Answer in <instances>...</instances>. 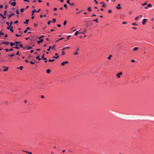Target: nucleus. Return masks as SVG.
Instances as JSON below:
<instances>
[{
    "instance_id": "49",
    "label": "nucleus",
    "mask_w": 154,
    "mask_h": 154,
    "mask_svg": "<svg viewBox=\"0 0 154 154\" xmlns=\"http://www.w3.org/2000/svg\"><path fill=\"white\" fill-rule=\"evenodd\" d=\"M127 23V22H123L122 23V24H125Z\"/></svg>"
},
{
    "instance_id": "54",
    "label": "nucleus",
    "mask_w": 154,
    "mask_h": 154,
    "mask_svg": "<svg viewBox=\"0 0 154 154\" xmlns=\"http://www.w3.org/2000/svg\"><path fill=\"white\" fill-rule=\"evenodd\" d=\"M132 25H134V26H135V25H137V24L136 23H132Z\"/></svg>"
},
{
    "instance_id": "61",
    "label": "nucleus",
    "mask_w": 154,
    "mask_h": 154,
    "mask_svg": "<svg viewBox=\"0 0 154 154\" xmlns=\"http://www.w3.org/2000/svg\"><path fill=\"white\" fill-rule=\"evenodd\" d=\"M16 54L17 55H19V51H18L16 53Z\"/></svg>"
},
{
    "instance_id": "23",
    "label": "nucleus",
    "mask_w": 154,
    "mask_h": 154,
    "mask_svg": "<svg viewBox=\"0 0 154 154\" xmlns=\"http://www.w3.org/2000/svg\"><path fill=\"white\" fill-rule=\"evenodd\" d=\"M48 61L49 62H53L55 61L54 59H49L48 60Z\"/></svg>"
},
{
    "instance_id": "16",
    "label": "nucleus",
    "mask_w": 154,
    "mask_h": 154,
    "mask_svg": "<svg viewBox=\"0 0 154 154\" xmlns=\"http://www.w3.org/2000/svg\"><path fill=\"white\" fill-rule=\"evenodd\" d=\"M15 44V43L13 42H11L10 44V45L11 46H13Z\"/></svg>"
},
{
    "instance_id": "50",
    "label": "nucleus",
    "mask_w": 154,
    "mask_h": 154,
    "mask_svg": "<svg viewBox=\"0 0 154 154\" xmlns=\"http://www.w3.org/2000/svg\"><path fill=\"white\" fill-rule=\"evenodd\" d=\"M139 18V16H137L136 18H135V20H137V19Z\"/></svg>"
},
{
    "instance_id": "6",
    "label": "nucleus",
    "mask_w": 154,
    "mask_h": 154,
    "mask_svg": "<svg viewBox=\"0 0 154 154\" xmlns=\"http://www.w3.org/2000/svg\"><path fill=\"white\" fill-rule=\"evenodd\" d=\"M116 8L117 9H121V8L120 6V4H118L117 6H116Z\"/></svg>"
},
{
    "instance_id": "26",
    "label": "nucleus",
    "mask_w": 154,
    "mask_h": 154,
    "mask_svg": "<svg viewBox=\"0 0 154 154\" xmlns=\"http://www.w3.org/2000/svg\"><path fill=\"white\" fill-rule=\"evenodd\" d=\"M93 21L96 22L97 23H98V19H96L95 20H93Z\"/></svg>"
},
{
    "instance_id": "56",
    "label": "nucleus",
    "mask_w": 154,
    "mask_h": 154,
    "mask_svg": "<svg viewBox=\"0 0 154 154\" xmlns=\"http://www.w3.org/2000/svg\"><path fill=\"white\" fill-rule=\"evenodd\" d=\"M62 55H63L65 54V52L63 51H63L62 52Z\"/></svg>"
},
{
    "instance_id": "52",
    "label": "nucleus",
    "mask_w": 154,
    "mask_h": 154,
    "mask_svg": "<svg viewBox=\"0 0 154 154\" xmlns=\"http://www.w3.org/2000/svg\"><path fill=\"white\" fill-rule=\"evenodd\" d=\"M57 26H58V27H61V25H60V24H57Z\"/></svg>"
},
{
    "instance_id": "42",
    "label": "nucleus",
    "mask_w": 154,
    "mask_h": 154,
    "mask_svg": "<svg viewBox=\"0 0 154 154\" xmlns=\"http://www.w3.org/2000/svg\"><path fill=\"white\" fill-rule=\"evenodd\" d=\"M24 10V9L23 8H21L20 9V11L21 12H23Z\"/></svg>"
},
{
    "instance_id": "53",
    "label": "nucleus",
    "mask_w": 154,
    "mask_h": 154,
    "mask_svg": "<svg viewBox=\"0 0 154 154\" xmlns=\"http://www.w3.org/2000/svg\"><path fill=\"white\" fill-rule=\"evenodd\" d=\"M18 22V21L17 20V21H15L14 22V24H16Z\"/></svg>"
},
{
    "instance_id": "12",
    "label": "nucleus",
    "mask_w": 154,
    "mask_h": 154,
    "mask_svg": "<svg viewBox=\"0 0 154 154\" xmlns=\"http://www.w3.org/2000/svg\"><path fill=\"white\" fill-rule=\"evenodd\" d=\"M11 5L14 6L16 5V3L15 2H11Z\"/></svg>"
},
{
    "instance_id": "60",
    "label": "nucleus",
    "mask_w": 154,
    "mask_h": 154,
    "mask_svg": "<svg viewBox=\"0 0 154 154\" xmlns=\"http://www.w3.org/2000/svg\"><path fill=\"white\" fill-rule=\"evenodd\" d=\"M7 25L8 26H9V23L8 22H6V23Z\"/></svg>"
},
{
    "instance_id": "45",
    "label": "nucleus",
    "mask_w": 154,
    "mask_h": 154,
    "mask_svg": "<svg viewBox=\"0 0 154 154\" xmlns=\"http://www.w3.org/2000/svg\"><path fill=\"white\" fill-rule=\"evenodd\" d=\"M51 22V21H48V25H50Z\"/></svg>"
},
{
    "instance_id": "10",
    "label": "nucleus",
    "mask_w": 154,
    "mask_h": 154,
    "mask_svg": "<svg viewBox=\"0 0 154 154\" xmlns=\"http://www.w3.org/2000/svg\"><path fill=\"white\" fill-rule=\"evenodd\" d=\"M0 16L2 17L3 19H4L6 18V17L5 16H3L2 14H0Z\"/></svg>"
},
{
    "instance_id": "4",
    "label": "nucleus",
    "mask_w": 154,
    "mask_h": 154,
    "mask_svg": "<svg viewBox=\"0 0 154 154\" xmlns=\"http://www.w3.org/2000/svg\"><path fill=\"white\" fill-rule=\"evenodd\" d=\"M9 42H8L4 41L1 43V44H5L6 45H8Z\"/></svg>"
},
{
    "instance_id": "13",
    "label": "nucleus",
    "mask_w": 154,
    "mask_h": 154,
    "mask_svg": "<svg viewBox=\"0 0 154 154\" xmlns=\"http://www.w3.org/2000/svg\"><path fill=\"white\" fill-rule=\"evenodd\" d=\"M70 48V47H64L63 48L62 50L63 51L65 49H69Z\"/></svg>"
},
{
    "instance_id": "24",
    "label": "nucleus",
    "mask_w": 154,
    "mask_h": 154,
    "mask_svg": "<svg viewBox=\"0 0 154 154\" xmlns=\"http://www.w3.org/2000/svg\"><path fill=\"white\" fill-rule=\"evenodd\" d=\"M13 27L12 26H11V28L10 29V30L12 32H13V30L12 29L13 28Z\"/></svg>"
},
{
    "instance_id": "1",
    "label": "nucleus",
    "mask_w": 154,
    "mask_h": 154,
    "mask_svg": "<svg viewBox=\"0 0 154 154\" xmlns=\"http://www.w3.org/2000/svg\"><path fill=\"white\" fill-rule=\"evenodd\" d=\"M79 50V48H78L75 51V52L73 53V54L75 55H77L78 54V51Z\"/></svg>"
},
{
    "instance_id": "51",
    "label": "nucleus",
    "mask_w": 154,
    "mask_h": 154,
    "mask_svg": "<svg viewBox=\"0 0 154 154\" xmlns=\"http://www.w3.org/2000/svg\"><path fill=\"white\" fill-rule=\"evenodd\" d=\"M23 68V66H20V69L21 70H22Z\"/></svg>"
},
{
    "instance_id": "59",
    "label": "nucleus",
    "mask_w": 154,
    "mask_h": 154,
    "mask_svg": "<svg viewBox=\"0 0 154 154\" xmlns=\"http://www.w3.org/2000/svg\"><path fill=\"white\" fill-rule=\"evenodd\" d=\"M5 50L6 51V52H8L9 51V50H8V49H5Z\"/></svg>"
},
{
    "instance_id": "37",
    "label": "nucleus",
    "mask_w": 154,
    "mask_h": 154,
    "mask_svg": "<svg viewBox=\"0 0 154 154\" xmlns=\"http://www.w3.org/2000/svg\"><path fill=\"white\" fill-rule=\"evenodd\" d=\"M69 4L71 6H73V5H74V4L73 3H70Z\"/></svg>"
},
{
    "instance_id": "47",
    "label": "nucleus",
    "mask_w": 154,
    "mask_h": 154,
    "mask_svg": "<svg viewBox=\"0 0 154 154\" xmlns=\"http://www.w3.org/2000/svg\"><path fill=\"white\" fill-rule=\"evenodd\" d=\"M112 10H109L108 11V12L109 13H111L112 12Z\"/></svg>"
},
{
    "instance_id": "29",
    "label": "nucleus",
    "mask_w": 154,
    "mask_h": 154,
    "mask_svg": "<svg viewBox=\"0 0 154 154\" xmlns=\"http://www.w3.org/2000/svg\"><path fill=\"white\" fill-rule=\"evenodd\" d=\"M59 57V56H58L57 57H55L54 56L52 57V58H55L56 59H57Z\"/></svg>"
},
{
    "instance_id": "25",
    "label": "nucleus",
    "mask_w": 154,
    "mask_h": 154,
    "mask_svg": "<svg viewBox=\"0 0 154 154\" xmlns=\"http://www.w3.org/2000/svg\"><path fill=\"white\" fill-rule=\"evenodd\" d=\"M67 23L66 20H65L63 23V24L64 26H65L66 25Z\"/></svg>"
},
{
    "instance_id": "57",
    "label": "nucleus",
    "mask_w": 154,
    "mask_h": 154,
    "mask_svg": "<svg viewBox=\"0 0 154 154\" xmlns=\"http://www.w3.org/2000/svg\"><path fill=\"white\" fill-rule=\"evenodd\" d=\"M14 55V54H12L11 55H9L8 56L9 57H12V56H13Z\"/></svg>"
},
{
    "instance_id": "63",
    "label": "nucleus",
    "mask_w": 154,
    "mask_h": 154,
    "mask_svg": "<svg viewBox=\"0 0 154 154\" xmlns=\"http://www.w3.org/2000/svg\"><path fill=\"white\" fill-rule=\"evenodd\" d=\"M37 25L35 23H34V26L36 27L37 26Z\"/></svg>"
},
{
    "instance_id": "55",
    "label": "nucleus",
    "mask_w": 154,
    "mask_h": 154,
    "mask_svg": "<svg viewBox=\"0 0 154 154\" xmlns=\"http://www.w3.org/2000/svg\"><path fill=\"white\" fill-rule=\"evenodd\" d=\"M10 26H11L13 24V23L12 22H10Z\"/></svg>"
},
{
    "instance_id": "5",
    "label": "nucleus",
    "mask_w": 154,
    "mask_h": 154,
    "mask_svg": "<svg viewBox=\"0 0 154 154\" xmlns=\"http://www.w3.org/2000/svg\"><path fill=\"white\" fill-rule=\"evenodd\" d=\"M122 74V72H120L119 73L117 74V76L118 78L120 77V75Z\"/></svg>"
},
{
    "instance_id": "44",
    "label": "nucleus",
    "mask_w": 154,
    "mask_h": 154,
    "mask_svg": "<svg viewBox=\"0 0 154 154\" xmlns=\"http://www.w3.org/2000/svg\"><path fill=\"white\" fill-rule=\"evenodd\" d=\"M15 35L17 37H18V36H21V35H19L18 34H15Z\"/></svg>"
},
{
    "instance_id": "27",
    "label": "nucleus",
    "mask_w": 154,
    "mask_h": 154,
    "mask_svg": "<svg viewBox=\"0 0 154 154\" xmlns=\"http://www.w3.org/2000/svg\"><path fill=\"white\" fill-rule=\"evenodd\" d=\"M106 6V4H105V3H104L102 5V7L103 8H104V7H105Z\"/></svg>"
},
{
    "instance_id": "43",
    "label": "nucleus",
    "mask_w": 154,
    "mask_h": 154,
    "mask_svg": "<svg viewBox=\"0 0 154 154\" xmlns=\"http://www.w3.org/2000/svg\"><path fill=\"white\" fill-rule=\"evenodd\" d=\"M19 47L20 48H23V45L22 44H21L19 45Z\"/></svg>"
},
{
    "instance_id": "9",
    "label": "nucleus",
    "mask_w": 154,
    "mask_h": 154,
    "mask_svg": "<svg viewBox=\"0 0 154 154\" xmlns=\"http://www.w3.org/2000/svg\"><path fill=\"white\" fill-rule=\"evenodd\" d=\"M37 11L36 10L34 9L33 10H32V15L33 16L34 15V14L35 12H36Z\"/></svg>"
},
{
    "instance_id": "2",
    "label": "nucleus",
    "mask_w": 154,
    "mask_h": 154,
    "mask_svg": "<svg viewBox=\"0 0 154 154\" xmlns=\"http://www.w3.org/2000/svg\"><path fill=\"white\" fill-rule=\"evenodd\" d=\"M15 14L13 13H11L9 14L8 15V19H9L10 17H11L12 16H14V15Z\"/></svg>"
},
{
    "instance_id": "36",
    "label": "nucleus",
    "mask_w": 154,
    "mask_h": 154,
    "mask_svg": "<svg viewBox=\"0 0 154 154\" xmlns=\"http://www.w3.org/2000/svg\"><path fill=\"white\" fill-rule=\"evenodd\" d=\"M52 20L53 21V23H54L56 21V20L55 19H52Z\"/></svg>"
},
{
    "instance_id": "8",
    "label": "nucleus",
    "mask_w": 154,
    "mask_h": 154,
    "mask_svg": "<svg viewBox=\"0 0 154 154\" xmlns=\"http://www.w3.org/2000/svg\"><path fill=\"white\" fill-rule=\"evenodd\" d=\"M146 21V19H143V22H142V24L143 25H145V22Z\"/></svg>"
},
{
    "instance_id": "19",
    "label": "nucleus",
    "mask_w": 154,
    "mask_h": 154,
    "mask_svg": "<svg viewBox=\"0 0 154 154\" xmlns=\"http://www.w3.org/2000/svg\"><path fill=\"white\" fill-rule=\"evenodd\" d=\"M39 56H40L39 55H38V56H37L36 57V59H38L39 60H41V58H39Z\"/></svg>"
},
{
    "instance_id": "17",
    "label": "nucleus",
    "mask_w": 154,
    "mask_h": 154,
    "mask_svg": "<svg viewBox=\"0 0 154 154\" xmlns=\"http://www.w3.org/2000/svg\"><path fill=\"white\" fill-rule=\"evenodd\" d=\"M50 70L49 69H47L46 70V72L48 73H49L50 72Z\"/></svg>"
},
{
    "instance_id": "39",
    "label": "nucleus",
    "mask_w": 154,
    "mask_h": 154,
    "mask_svg": "<svg viewBox=\"0 0 154 154\" xmlns=\"http://www.w3.org/2000/svg\"><path fill=\"white\" fill-rule=\"evenodd\" d=\"M131 61L132 63H134L135 62V61L134 60L132 59L131 60Z\"/></svg>"
},
{
    "instance_id": "34",
    "label": "nucleus",
    "mask_w": 154,
    "mask_h": 154,
    "mask_svg": "<svg viewBox=\"0 0 154 154\" xmlns=\"http://www.w3.org/2000/svg\"><path fill=\"white\" fill-rule=\"evenodd\" d=\"M6 12H7V11L6 10L5 11H4V15H6Z\"/></svg>"
},
{
    "instance_id": "64",
    "label": "nucleus",
    "mask_w": 154,
    "mask_h": 154,
    "mask_svg": "<svg viewBox=\"0 0 154 154\" xmlns=\"http://www.w3.org/2000/svg\"><path fill=\"white\" fill-rule=\"evenodd\" d=\"M94 1L96 3V4H97L98 3V2L96 1V0H94Z\"/></svg>"
},
{
    "instance_id": "38",
    "label": "nucleus",
    "mask_w": 154,
    "mask_h": 154,
    "mask_svg": "<svg viewBox=\"0 0 154 154\" xmlns=\"http://www.w3.org/2000/svg\"><path fill=\"white\" fill-rule=\"evenodd\" d=\"M63 6L65 8H67V5L66 4H64L63 5Z\"/></svg>"
},
{
    "instance_id": "46",
    "label": "nucleus",
    "mask_w": 154,
    "mask_h": 154,
    "mask_svg": "<svg viewBox=\"0 0 154 154\" xmlns=\"http://www.w3.org/2000/svg\"><path fill=\"white\" fill-rule=\"evenodd\" d=\"M24 1L25 2H27L28 3L29 2V0H24Z\"/></svg>"
},
{
    "instance_id": "18",
    "label": "nucleus",
    "mask_w": 154,
    "mask_h": 154,
    "mask_svg": "<svg viewBox=\"0 0 154 154\" xmlns=\"http://www.w3.org/2000/svg\"><path fill=\"white\" fill-rule=\"evenodd\" d=\"M21 42H18V41H16L15 42V44L16 45H17V44H19V43H20Z\"/></svg>"
},
{
    "instance_id": "15",
    "label": "nucleus",
    "mask_w": 154,
    "mask_h": 154,
    "mask_svg": "<svg viewBox=\"0 0 154 154\" xmlns=\"http://www.w3.org/2000/svg\"><path fill=\"white\" fill-rule=\"evenodd\" d=\"M15 46V47H14L13 48L17 49H20L19 47H17V45H16Z\"/></svg>"
},
{
    "instance_id": "35",
    "label": "nucleus",
    "mask_w": 154,
    "mask_h": 154,
    "mask_svg": "<svg viewBox=\"0 0 154 154\" xmlns=\"http://www.w3.org/2000/svg\"><path fill=\"white\" fill-rule=\"evenodd\" d=\"M27 50H29V49H31L32 48V47H27Z\"/></svg>"
},
{
    "instance_id": "28",
    "label": "nucleus",
    "mask_w": 154,
    "mask_h": 154,
    "mask_svg": "<svg viewBox=\"0 0 154 154\" xmlns=\"http://www.w3.org/2000/svg\"><path fill=\"white\" fill-rule=\"evenodd\" d=\"M79 33L78 31H76L75 33V35H78V33ZM79 33H80V32H79Z\"/></svg>"
},
{
    "instance_id": "32",
    "label": "nucleus",
    "mask_w": 154,
    "mask_h": 154,
    "mask_svg": "<svg viewBox=\"0 0 154 154\" xmlns=\"http://www.w3.org/2000/svg\"><path fill=\"white\" fill-rule=\"evenodd\" d=\"M51 46H49V48L47 49V51H50V49L51 48Z\"/></svg>"
},
{
    "instance_id": "58",
    "label": "nucleus",
    "mask_w": 154,
    "mask_h": 154,
    "mask_svg": "<svg viewBox=\"0 0 154 154\" xmlns=\"http://www.w3.org/2000/svg\"><path fill=\"white\" fill-rule=\"evenodd\" d=\"M11 26H9L7 28L8 29H9L10 28H11Z\"/></svg>"
},
{
    "instance_id": "7",
    "label": "nucleus",
    "mask_w": 154,
    "mask_h": 154,
    "mask_svg": "<svg viewBox=\"0 0 154 154\" xmlns=\"http://www.w3.org/2000/svg\"><path fill=\"white\" fill-rule=\"evenodd\" d=\"M68 63V62L67 61H65V62H63L61 63V65L62 66H64L65 65V63L67 64Z\"/></svg>"
},
{
    "instance_id": "3",
    "label": "nucleus",
    "mask_w": 154,
    "mask_h": 154,
    "mask_svg": "<svg viewBox=\"0 0 154 154\" xmlns=\"http://www.w3.org/2000/svg\"><path fill=\"white\" fill-rule=\"evenodd\" d=\"M43 41V39H42L40 40H38L37 41V43L38 44H39L40 43L42 42Z\"/></svg>"
},
{
    "instance_id": "48",
    "label": "nucleus",
    "mask_w": 154,
    "mask_h": 154,
    "mask_svg": "<svg viewBox=\"0 0 154 154\" xmlns=\"http://www.w3.org/2000/svg\"><path fill=\"white\" fill-rule=\"evenodd\" d=\"M66 2L67 4H69L70 3L69 0H67Z\"/></svg>"
},
{
    "instance_id": "33",
    "label": "nucleus",
    "mask_w": 154,
    "mask_h": 154,
    "mask_svg": "<svg viewBox=\"0 0 154 154\" xmlns=\"http://www.w3.org/2000/svg\"><path fill=\"white\" fill-rule=\"evenodd\" d=\"M152 6V5L150 4H148L147 5V7H151Z\"/></svg>"
},
{
    "instance_id": "11",
    "label": "nucleus",
    "mask_w": 154,
    "mask_h": 154,
    "mask_svg": "<svg viewBox=\"0 0 154 154\" xmlns=\"http://www.w3.org/2000/svg\"><path fill=\"white\" fill-rule=\"evenodd\" d=\"M29 21V20L28 19H26L25 20V22H23V23L27 24L28 23V22Z\"/></svg>"
},
{
    "instance_id": "14",
    "label": "nucleus",
    "mask_w": 154,
    "mask_h": 154,
    "mask_svg": "<svg viewBox=\"0 0 154 154\" xmlns=\"http://www.w3.org/2000/svg\"><path fill=\"white\" fill-rule=\"evenodd\" d=\"M138 48L137 47H135V48H134L133 49V50L134 51H137V50H138Z\"/></svg>"
},
{
    "instance_id": "22",
    "label": "nucleus",
    "mask_w": 154,
    "mask_h": 154,
    "mask_svg": "<svg viewBox=\"0 0 154 154\" xmlns=\"http://www.w3.org/2000/svg\"><path fill=\"white\" fill-rule=\"evenodd\" d=\"M8 67H7L6 68V69H5L3 70V71L4 72H5V71H7L8 70Z\"/></svg>"
},
{
    "instance_id": "21",
    "label": "nucleus",
    "mask_w": 154,
    "mask_h": 154,
    "mask_svg": "<svg viewBox=\"0 0 154 154\" xmlns=\"http://www.w3.org/2000/svg\"><path fill=\"white\" fill-rule=\"evenodd\" d=\"M112 55H110L108 57V59L109 60H110L111 58V57H112Z\"/></svg>"
},
{
    "instance_id": "30",
    "label": "nucleus",
    "mask_w": 154,
    "mask_h": 154,
    "mask_svg": "<svg viewBox=\"0 0 154 154\" xmlns=\"http://www.w3.org/2000/svg\"><path fill=\"white\" fill-rule=\"evenodd\" d=\"M44 36V35H42L41 36L38 37V39H40L41 38L43 37Z\"/></svg>"
},
{
    "instance_id": "20",
    "label": "nucleus",
    "mask_w": 154,
    "mask_h": 154,
    "mask_svg": "<svg viewBox=\"0 0 154 154\" xmlns=\"http://www.w3.org/2000/svg\"><path fill=\"white\" fill-rule=\"evenodd\" d=\"M88 10L89 11H91V7H89L88 8Z\"/></svg>"
},
{
    "instance_id": "62",
    "label": "nucleus",
    "mask_w": 154,
    "mask_h": 154,
    "mask_svg": "<svg viewBox=\"0 0 154 154\" xmlns=\"http://www.w3.org/2000/svg\"><path fill=\"white\" fill-rule=\"evenodd\" d=\"M8 7V6L7 5H6L5 6V9H7V8Z\"/></svg>"
},
{
    "instance_id": "31",
    "label": "nucleus",
    "mask_w": 154,
    "mask_h": 154,
    "mask_svg": "<svg viewBox=\"0 0 154 154\" xmlns=\"http://www.w3.org/2000/svg\"><path fill=\"white\" fill-rule=\"evenodd\" d=\"M147 4V3L146 2H145V3H143L142 4V5L143 6H144L146 5Z\"/></svg>"
},
{
    "instance_id": "40",
    "label": "nucleus",
    "mask_w": 154,
    "mask_h": 154,
    "mask_svg": "<svg viewBox=\"0 0 154 154\" xmlns=\"http://www.w3.org/2000/svg\"><path fill=\"white\" fill-rule=\"evenodd\" d=\"M29 63H30L31 64H35V63H34V62H32V61H30L29 62Z\"/></svg>"
},
{
    "instance_id": "41",
    "label": "nucleus",
    "mask_w": 154,
    "mask_h": 154,
    "mask_svg": "<svg viewBox=\"0 0 154 154\" xmlns=\"http://www.w3.org/2000/svg\"><path fill=\"white\" fill-rule=\"evenodd\" d=\"M16 12L17 14H19V11L17 10L16 11Z\"/></svg>"
}]
</instances>
